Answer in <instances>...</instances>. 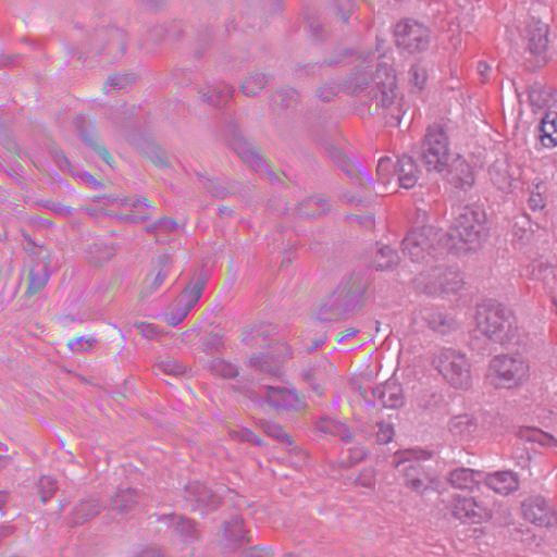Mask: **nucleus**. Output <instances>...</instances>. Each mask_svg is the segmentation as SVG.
I'll use <instances>...</instances> for the list:
<instances>
[{
    "label": "nucleus",
    "mask_w": 557,
    "mask_h": 557,
    "mask_svg": "<svg viewBox=\"0 0 557 557\" xmlns=\"http://www.w3.org/2000/svg\"><path fill=\"white\" fill-rule=\"evenodd\" d=\"M437 236L431 226L414 228L403 240V251L412 262L424 261L435 250L433 242Z\"/></svg>",
    "instance_id": "obj_13"
},
{
    "label": "nucleus",
    "mask_w": 557,
    "mask_h": 557,
    "mask_svg": "<svg viewBox=\"0 0 557 557\" xmlns=\"http://www.w3.org/2000/svg\"><path fill=\"white\" fill-rule=\"evenodd\" d=\"M434 368L444 381L456 389L472 385L471 363L466 354L454 348H441L434 355Z\"/></svg>",
    "instance_id": "obj_4"
},
{
    "label": "nucleus",
    "mask_w": 557,
    "mask_h": 557,
    "mask_svg": "<svg viewBox=\"0 0 557 557\" xmlns=\"http://www.w3.org/2000/svg\"><path fill=\"white\" fill-rule=\"evenodd\" d=\"M190 311V308L182 302H178L177 307L173 311L165 312L159 317L162 318L169 325L176 326L186 319Z\"/></svg>",
    "instance_id": "obj_42"
},
{
    "label": "nucleus",
    "mask_w": 557,
    "mask_h": 557,
    "mask_svg": "<svg viewBox=\"0 0 557 557\" xmlns=\"http://www.w3.org/2000/svg\"><path fill=\"white\" fill-rule=\"evenodd\" d=\"M539 144L544 149L557 147V112L549 111L544 114L537 126Z\"/></svg>",
    "instance_id": "obj_23"
},
{
    "label": "nucleus",
    "mask_w": 557,
    "mask_h": 557,
    "mask_svg": "<svg viewBox=\"0 0 557 557\" xmlns=\"http://www.w3.org/2000/svg\"><path fill=\"white\" fill-rule=\"evenodd\" d=\"M398 261V253L393 248L383 246L377 249L373 260V265L375 270L383 271L397 265Z\"/></svg>",
    "instance_id": "obj_36"
},
{
    "label": "nucleus",
    "mask_w": 557,
    "mask_h": 557,
    "mask_svg": "<svg viewBox=\"0 0 557 557\" xmlns=\"http://www.w3.org/2000/svg\"><path fill=\"white\" fill-rule=\"evenodd\" d=\"M127 85L126 77L115 75L108 78L106 87L108 86H119V87H125Z\"/></svg>",
    "instance_id": "obj_61"
},
{
    "label": "nucleus",
    "mask_w": 557,
    "mask_h": 557,
    "mask_svg": "<svg viewBox=\"0 0 557 557\" xmlns=\"http://www.w3.org/2000/svg\"><path fill=\"white\" fill-rule=\"evenodd\" d=\"M418 173L417 164L411 157L404 154L398 158L395 165V174L400 187L406 189L412 188L417 184Z\"/></svg>",
    "instance_id": "obj_24"
},
{
    "label": "nucleus",
    "mask_w": 557,
    "mask_h": 557,
    "mask_svg": "<svg viewBox=\"0 0 557 557\" xmlns=\"http://www.w3.org/2000/svg\"><path fill=\"white\" fill-rule=\"evenodd\" d=\"M260 428L267 433L270 437L286 444L287 446H293L292 437L283 430V428L274 422L268 420H260Z\"/></svg>",
    "instance_id": "obj_38"
},
{
    "label": "nucleus",
    "mask_w": 557,
    "mask_h": 557,
    "mask_svg": "<svg viewBox=\"0 0 557 557\" xmlns=\"http://www.w3.org/2000/svg\"><path fill=\"white\" fill-rule=\"evenodd\" d=\"M372 395L385 408L396 409L404 404L403 387L395 381H386L372 389Z\"/></svg>",
    "instance_id": "obj_18"
},
{
    "label": "nucleus",
    "mask_w": 557,
    "mask_h": 557,
    "mask_svg": "<svg viewBox=\"0 0 557 557\" xmlns=\"http://www.w3.org/2000/svg\"><path fill=\"white\" fill-rule=\"evenodd\" d=\"M224 490L221 485L212 490L199 481H191L184 488V499L193 510L203 513L220 505Z\"/></svg>",
    "instance_id": "obj_11"
},
{
    "label": "nucleus",
    "mask_w": 557,
    "mask_h": 557,
    "mask_svg": "<svg viewBox=\"0 0 557 557\" xmlns=\"http://www.w3.org/2000/svg\"><path fill=\"white\" fill-rule=\"evenodd\" d=\"M549 26L535 17L530 18L524 27L523 39L527 51L534 58V66L541 67L548 61Z\"/></svg>",
    "instance_id": "obj_10"
},
{
    "label": "nucleus",
    "mask_w": 557,
    "mask_h": 557,
    "mask_svg": "<svg viewBox=\"0 0 557 557\" xmlns=\"http://www.w3.org/2000/svg\"><path fill=\"white\" fill-rule=\"evenodd\" d=\"M426 70L419 65L414 64L409 70V81L410 83L419 89H422L426 82Z\"/></svg>",
    "instance_id": "obj_46"
},
{
    "label": "nucleus",
    "mask_w": 557,
    "mask_h": 557,
    "mask_svg": "<svg viewBox=\"0 0 557 557\" xmlns=\"http://www.w3.org/2000/svg\"><path fill=\"white\" fill-rule=\"evenodd\" d=\"M233 88L230 85H219L202 92V100L212 106H220L226 102L233 96Z\"/></svg>",
    "instance_id": "obj_37"
},
{
    "label": "nucleus",
    "mask_w": 557,
    "mask_h": 557,
    "mask_svg": "<svg viewBox=\"0 0 557 557\" xmlns=\"http://www.w3.org/2000/svg\"><path fill=\"white\" fill-rule=\"evenodd\" d=\"M367 456V451L363 447H352L350 449V465L357 463L364 459Z\"/></svg>",
    "instance_id": "obj_60"
},
{
    "label": "nucleus",
    "mask_w": 557,
    "mask_h": 557,
    "mask_svg": "<svg viewBox=\"0 0 557 557\" xmlns=\"http://www.w3.org/2000/svg\"><path fill=\"white\" fill-rule=\"evenodd\" d=\"M422 318L434 332L443 335L459 327L458 321L453 315L437 308H425L422 311Z\"/></svg>",
    "instance_id": "obj_21"
},
{
    "label": "nucleus",
    "mask_w": 557,
    "mask_h": 557,
    "mask_svg": "<svg viewBox=\"0 0 557 557\" xmlns=\"http://www.w3.org/2000/svg\"><path fill=\"white\" fill-rule=\"evenodd\" d=\"M138 496L135 490L127 487L119 490L111 499V509L124 513L127 512L136 503Z\"/></svg>",
    "instance_id": "obj_33"
},
{
    "label": "nucleus",
    "mask_w": 557,
    "mask_h": 557,
    "mask_svg": "<svg viewBox=\"0 0 557 557\" xmlns=\"http://www.w3.org/2000/svg\"><path fill=\"white\" fill-rule=\"evenodd\" d=\"M395 41L409 52L426 50L430 45V29L416 20L406 18L395 26Z\"/></svg>",
    "instance_id": "obj_9"
},
{
    "label": "nucleus",
    "mask_w": 557,
    "mask_h": 557,
    "mask_svg": "<svg viewBox=\"0 0 557 557\" xmlns=\"http://www.w3.org/2000/svg\"><path fill=\"white\" fill-rule=\"evenodd\" d=\"M448 430L454 436L461 440H471L476 433L478 423L475 419L468 413L458 414L449 420Z\"/></svg>",
    "instance_id": "obj_26"
},
{
    "label": "nucleus",
    "mask_w": 557,
    "mask_h": 557,
    "mask_svg": "<svg viewBox=\"0 0 557 557\" xmlns=\"http://www.w3.org/2000/svg\"><path fill=\"white\" fill-rule=\"evenodd\" d=\"M122 206H131V207L144 206L146 208H150V203L147 198H137L133 202H129L128 199L124 198V199H122Z\"/></svg>",
    "instance_id": "obj_64"
},
{
    "label": "nucleus",
    "mask_w": 557,
    "mask_h": 557,
    "mask_svg": "<svg viewBox=\"0 0 557 557\" xmlns=\"http://www.w3.org/2000/svg\"><path fill=\"white\" fill-rule=\"evenodd\" d=\"M475 323L482 335L504 347H523L529 342L528 333L518 326L512 311L495 300L476 306Z\"/></svg>",
    "instance_id": "obj_2"
},
{
    "label": "nucleus",
    "mask_w": 557,
    "mask_h": 557,
    "mask_svg": "<svg viewBox=\"0 0 557 557\" xmlns=\"http://www.w3.org/2000/svg\"><path fill=\"white\" fill-rule=\"evenodd\" d=\"M178 227L175 220L169 218H162L147 227L149 233L159 234L161 232H170Z\"/></svg>",
    "instance_id": "obj_49"
},
{
    "label": "nucleus",
    "mask_w": 557,
    "mask_h": 557,
    "mask_svg": "<svg viewBox=\"0 0 557 557\" xmlns=\"http://www.w3.org/2000/svg\"><path fill=\"white\" fill-rule=\"evenodd\" d=\"M369 61H361L350 75L345 88L351 95H364L387 123L398 125L406 112L405 103L397 95V78L394 69L379 62L375 71H369Z\"/></svg>",
    "instance_id": "obj_1"
},
{
    "label": "nucleus",
    "mask_w": 557,
    "mask_h": 557,
    "mask_svg": "<svg viewBox=\"0 0 557 557\" xmlns=\"http://www.w3.org/2000/svg\"><path fill=\"white\" fill-rule=\"evenodd\" d=\"M482 473L469 468H459L449 473V483L459 490H473L480 482Z\"/></svg>",
    "instance_id": "obj_28"
},
{
    "label": "nucleus",
    "mask_w": 557,
    "mask_h": 557,
    "mask_svg": "<svg viewBox=\"0 0 557 557\" xmlns=\"http://www.w3.org/2000/svg\"><path fill=\"white\" fill-rule=\"evenodd\" d=\"M520 274L525 278L541 282L545 288H553L557 277L554 267L542 260L532 261L521 270Z\"/></svg>",
    "instance_id": "obj_20"
},
{
    "label": "nucleus",
    "mask_w": 557,
    "mask_h": 557,
    "mask_svg": "<svg viewBox=\"0 0 557 557\" xmlns=\"http://www.w3.org/2000/svg\"><path fill=\"white\" fill-rule=\"evenodd\" d=\"M136 331L146 339H156L161 335V331L157 325L149 322H136L134 324Z\"/></svg>",
    "instance_id": "obj_47"
},
{
    "label": "nucleus",
    "mask_w": 557,
    "mask_h": 557,
    "mask_svg": "<svg viewBox=\"0 0 557 557\" xmlns=\"http://www.w3.org/2000/svg\"><path fill=\"white\" fill-rule=\"evenodd\" d=\"M476 70L482 81L485 82L488 78L491 66L486 62L480 61L478 63Z\"/></svg>",
    "instance_id": "obj_62"
},
{
    "label": "nucleus",
    "mask_w": 557,
    "mask_h": 557,
    "mask_svg": "<svg viewBox=\"0 0 557 557\" xmlns=\"http://www.w3.org/2000/svg\"><path fill=\"white\" fill-rule=\"evenodd\" d=\"M114 46H117L120 49V53L123 54L125 52L126 46L123 41V35L119 29H114L110 34V40L106 47L109 51L113 49Z\"/></svg>",
    "instance_id": "obj_56"
},
{
    "label": "nucleus",
    "mask_w": 557,
    "mask_h": 557,
    "mask_svg": "<svg viewBox=\"0 0 557 557\" xmlns=\"http://www.w3.org/2000/svg\"><path fill=\"white\" fill-rule=\"evenodd\" d=\"M265 401L276 410H298L302 400L289 383L267 385L264 389Z\"/></svg>",
    "instance_id": "obj_15"
},
{
    "label": "nucleus",
    "mask_w": 557,
    "mask_h": 557,
    "mask_svg": "<svg viewBox=\"0 0 557 557\" xmlns=\"http://www.w3.org/2000/svg\"><path fill=\"white\" fill-rule=\"evenodd\" d=\"M207 281L208 277L205 273L194 276L178 296L177 302H182L193 309L198 304Z\"/></svg>",
    "instance_id": "obj_27"
},
{
    "label": "nucleus",
    "mask_w": 557,
    "mask_h": 557,
    "mask_svg": "<svg viewBox=\"0 0 557 557\" xmlns=\"http://www.w3.org/2000/svg\"><path fill=\"white\" fill-rule=\"evenodd\" d=\"M224 534L226 540L243 544L250 542L246 536V531L244 527V520L239 516L233 517L224 527Z\"/></svg>",
    "instance_id": "obj_35"
},
{
    "label": "nucleus",
    "mask_w": 557,
    "mask_h": 557,
    "mask_svg": "<svg viewBox=\"0 0 557 557\" xmlns=\"http://www.w3.org/2000/svg\"><path fill=\"white\" fill-rule=\"evenodd\" d=\"M518 436L520 437V440L524 442L537 443L539 445L544 447L557 446V438L554 435L543 432L542 430L536 428H522L519 430Z\"/></svg>",
    "instance_id": "obj_32"
},
{
    "label": "nucleus",
    "mask_w": 557,
    "mask_h": 557,
    "mask_svg": "<svg viewBox=\"0 0 557 557\" xmlns=\"http://www.w3.org/2000/svg\"><path fill=\"white\" fill-rule=\"evenodd\" d=\"M337 2V12L336 14L344 21L347 22L354 11V2L352 0H336Z\"/></svg>",
    "instance_id": "obj_54"
},
{
    "label": "nucleus",
    "mask_w": 557,
    "mask_h": 557,
    "mask_svg": "<svg viewBox=\"0 0 557 557\" xmlns=\"http://www.w3.org/2000/svg\"><path fill=\"white\" fill-rule=\"evenodd\" d=\"M234 150L238 157L253 171L261 172L262 170H267L261 157L249 143L245 140H238L236 144H234Z\"/></svg>",
    "instance_id": "obj_31"
},
{
    "label": "nucleus",
    "mask_w": 557,
    "mask_h": 557,
    "mask_svg": "<svg viewBox=\"0 0 557 557\" xmlns=\"http://www.w3.org/2000/svg\"><path fill=\"white\" fill-rule=\"evenodd\" d=\"M99 502L95 497L83 499L75 505L71 513L72 524H82L99 512Z\"/></svg>",
    "instance_id": "obj_29"
},
{
    "label": "nucleus",
    "mask_w": 557,
    "mask_h": 557,
    "mask_svg": "<svg viewBox=\"0 0 557 557\" xmlns=\"http://www.w3.org/2000/svg\"><path fill=\"white\" fill-rule=\"evenodd\" d=\"M417 287L430 295L456 293L462 286V277L458 270L437 265L422 272L416 278Z\"/></svg>",
    "instance_id": "obj_8"
},
{
    "label": "nucleus",
    "mask_w": 557,
    "mask_h": 557,
    "mask_svg": "<svg viewBox=\"0 0 557 557\" xmlns=\"http://www.w3.org/2000/svg\"><path fill=\"white\" fill-rule=\"evenodd\" d=\"M268 84V78L264 74H256L247 78L240 86L242 92L246 96H255L259 94Z\"/></svg>",
    "instance_id": "obj_40"
},
{
    "label": "nucleus",
    "mask_w": 557,
    "mask_h": 557,
    "mask_svg": "<svg viewBox=\"0 0 557 557\" xmlns=\"http://www.w3.org/2000/svg\"><path fill=\"white\" fill-rule=\"evenodd\" d=\"M336 96V89L331 86H324L317 90V97L323 101H330Z\"/></svg>",
    "instance_id": "obj_59"
},
{
    "label": "nucleus",
    "mask_w": 557,
    "mask_h": 557,
    "mask_svg": "<svg viewBox=\"0 0 557 557\" xmlns=\"http://www.w3.org/2000/svg\"><path fill=\"white\" fill-rule=\"evenodd\" d=\"M451 157L447 134L440 126L429 127L421 147V160L426 170L443 172L449 165Z\"/></svg>",
    "instance_id": "obj_7"
},
{
    "label": "nucleus",
    "mask_w": 557,
    "mask_h": 557,
    "mask_svg": "<svg viewBox=\"0 0 557 557\" xmlns=\"http://www.w3.org/2000/svg\"><path fill=\"white\" fill-rule=\"evenodd\" d=\"M358 486L373 491L375 486L374 471L372 469L363 470L355 480Z\"/></svg>",
    "instance_id": "obj_53"
},
{
    "label": "nucleus",
    "mask_w": 557,
    "mask_h": 557,
    "mask_svg": "<svg viewBox=\"0 0 557 557\" xmlns=\"http://www.w3.org/2000/svg\"><path fill=\"white\" fill-rule=\"evenodd\" d=\"M50 261L48 253L41 255V252H38L32 256L29 284L26 290L28 295L40 293L47 285L51 276Z\"/></svg>",
    "instance_id": "obj_17"
},
{
    "label": "nucleus",
    "mask_w": 557,
    "mask_h": 557,
    "mask_svg": "<svg viewBox=\"0 0 557 557\" xmlns=\"http://www.w3.org/2000/svg\"><path fill=\"white\" fill-rule=\"evenodd\" d=\"M451 515L466 523H482L490 520L493 516L492 509L478 502L472 496L455 494L450 502Z\"/></svg>",
    "instance_id": "obj_12"
},
{
    "label": "nucleus",
    "mask_w": 557,
    "mask_h": 557,
    "mask_svg": "<svg viewBox=\"0 0 557 557\" xmlns=\"http://www.w3.org/2000/svg\"><path fill=\"white\" fill-rule=\"evenodd\" d=\"M315 426L318 431L324 435L338 437L345 443L352 441V432L350 429L344 422L335 418L323 417L317 421Z\"/></svg>",
    "instance_id": "obj_25"
},
{
    "label": "nucleus",
    "mask_w": 557,
    "mask_h": 557,
    "mask_svg": "<svg viewBox=\"0 0 557 557\" xmlns=\"http://www.w3.org/2000/svg\"><path fill=\"white\" fill-rule=\"evenodd\" d=\"M209 369L213 375L225 379L236 377L239 373L236 364L223 359L213 360L210 363Z\"/></svg>",
    "instance_id": "obj_39"
},
{
    "label": "nucleus",
    "mask_w": 557,
    "mask_h": 557,
    "mask_svg": "<svg viewBox=\"0 0 557 557\" xmlns=\"http://www.w3.org/2000/svg\"><path fill=\"white\" fill-rule=\"evenodd\" d=\"M528 100L533 110H540L547 106L548 94L541 85H533L528 89Z\"/></svg>",
    "instance_id": "obj_41"
},
{
    "label": "nucleus",
    "mask_w": 557,
    "mask_h": 557,
    "mask_svg": "<svg viewBox=\"0 0 557 557\" xmlns=\"http://www.w3.org/2000/svg\"><path fill=\"white\" fill-rule=\"evenodd\" d=\"M236 434L239 441L242 442L253 443L257 446L262 445V441L260 440V437L247 428L239 430L238 432H236Z\"/></svg>",
    "instance_id": "obj_57"
},
{
    "label": "nucleus",
    "mask_w": 557,
    "mask_h": 557,
    "mask_svg": "<svg viewBox=\"0 0 557 557\" xmlns=\"http://www.w3.org/2000/svg\"><path fill=\"white\" fill-rule=\"evenodd\" d=\"M376 428V441L380 444H387L393 440L394 429L389 423L379 422Z\"/></svg>",
    "instance_id": "obj_51"
},
{
    "label": "nucleus",
    "mask_w": 557,
    "mask_h": 557,
    "mask_svg": "<svg viewBox=\"0 0 557 557\" xmlns=\"http://www.w3.org/2000/svg\"><path fill=\"white\" fill-rule=\"evenodd\" d=\"M175 530L186 539H194L197 533L196 524L188 518H180Z\"/></svg>",
    "instance_id": "obj_50"
},
{
    "label": "nucleus",
    "mask_w": 557,
    "mask_h": 557,
    "mask_svg": "<svg viewBox=\"0 0 557 557\" xmlns=\"http://www.w3.org/2000/svg\"><path fill=\"white\" fill-rule=\"evenodd\" d=\"M485 484L496 494L507 496L519 488L518 475L512 471H496L484 478Z\"/></svg>",
    "instance_id": "obj_19"
},
{
    "label": "nucleus",
    "mask_w": 557,
    "mask_h": 557,
    "mask_svg": "<svg viewBox=\"0 0 557 557\" xmlns=\"http://www.w3.org/2000/svg\"><path fill=\"white\" fill-rule=\"evenodd\" d=\"M395 175V166L389 157H382L377 162L376 176L379 189L377 195H384L387 193V184Z\"/></svg>",
    "instance_id": "obj_34"
},
{
    "label": "nucleus",
    "mask_w": 557,
    "mask_h": 557,
    "mask_svg": "<svg viewBox=\"0 0 557 557\" xmlns=\"http://www.w3.org/2000/svg\"><path fill=\"white\" fill-rule=\"evenodd\" d=\"M523 517L537 525L549 527L557 523L556 512L548 500L543 497H532L522 504Z\"/></svg>",
    "instance_id": "obj_16"
},
{
    "label": "nucleus",
    "mask_w": 557,
    "mask_h": 557,
    "mask_svg": "<svg viewBox=\"0 0 557 557\" xmlns=\"http://www.w3.org/2000/svg\"><path fill=\"white\" fill-rule=\"evenodd\" d=\"M250 364L257 369H260L264 372H272V367L268 363V356L261 355L250 358Z\"/></svg>",
    "instance_id": "obj_58"
},
{
    "label": "nucleus",
    "mask_w": 557,
    "mask_h": 557,
    "mask_svg": "<svg viewBox=\"0 0 557 557\" xmlns=\"http://www.w3.org/2000/svg\"><path fill=\"white\" fill-rule=\"evenodd\" d=\"M203 350L208 354L219 352L223 347L224 343L220 335L211 334L203 342Z\"/></svg>",
    "instance_id": "obj_52"
},
{
    "label": "nucleus",
    "mask_w": 557,
    "mask_h": 557,
    "mask_svg": "<svg viewBox=\"0 0 557 557\" xmlns=\"http://www.w3.org/2000/svg\"><path fill=\"white\" fill-rule=\"evenodd\" d=\"M530 366L520 355H498L488 363L487 377L500 388H513L528 381Z\"/></svg>",
    "instance_id": "obj_5"
},
{
    "label": "nucleus",
    "mask_w": 557,
    "mask_h": 557,
    "mask_svg": "<svg viewBox=\"0 0 557 557\" xmlns=\"http://www.w3.org/2000/svg\"><path fill=\"white\" fill-rule=\"evenodd\" d=\"M356 171H357V172H358L362 177H364V180L368 182V184H369L370 186H372V187L374 188L375 183H374V181H373L372 176L370 175V173L366 170V168H364L362 164H360V163L356 164Z\"/></svg>",
    "instance_id": "obj_63"
},
{
    "label": "nucleus",
    "mask_w": 557,
    "mask_h": 557,
    "mask_svg": "<svg viewBox=\"0 0 557 557\" xmlns=\"http://www.w3.org/2000/svg\"><path fill=\"white\" fill-rule=\"evenodd\" d=\"M543 185L541 181L532 183V189L530 190V195L528 198V206L531 210L537 211L542 210L545 207V200L542 196L540 188Z\"/></svg>",
    "instance_id": "obj_44"
},
{
    "label": "nucleus",
    "mask_w": 557,
    "mask_h": 557,
    "mask_svg": "<svg viewBox=\"0 0 557 557\" xmlns=\"http://www.w3.org/2000/svg\"><path fill=\"white\" fill-rule=\"evenodd\" d=\"M336 372L335 366L326 357H322L304 368L302 377L317 395L323 396Z\"/></svg>",
    "instance_id": "obj_14"
},
{
    "label": "nucleus",
    "mask_w": 557,
    "mask_h": 557,
    "mask_svg": "<svg viewBox=\"0 0 557 557\" xmlns=\"http://www.w3.org/2000/svg\"><path fill=\"white\" fill-rule=\"evenodd\" d=\"M449 165L447 173L449 183L461 189L469 188L473 185L474 173L466 159L457 156Z\"/></svg>",
    "instance_id": "obj_22"
},
{
    "label": "nucleus",
    "mask_w": 557,
    "mask_h": 557,
    "mask_svg": "<svg viewBox=\"0 0 557 557\" xmlns=\"http://www.w3.org/2000/svg\"><path fill=\"white\" fill-rule=\"evenodd\" d=\"M486 214L479 205L458 206L454 210L451 223L453 236L467 245V249H475L482 243L485 231Z\"/></svg>",
    "instance_id": "obj_3"
},
{
    "label": "nucleus",
    "mask_w": 557,
    "mask_h": 557,
    "mask_svg": "<svg viewBox=\"0 0 557 557\" xmlns=\"http://www.w3.org/2000/svg\"><path fill=\"white\" fill-rule=\"evenodd\" d=\"M169 272L170 271L168 269H160L159 272L153 276L152 281L147 285V294L157 292L168 277Z\"/></svg>",
    "instance_id": "obj_55"
},
{
    "label": "nucleus",
    "mask_w": 557,
    "mask_h": 557,
    "mask_svg": "<svg viewBox=\"0 0 557 557\" xmlns=\"http://www.w3.org/2000/svg\"><path fill=\"white\" fill-rule=\"evenodd\" d=\"M58 484L57 481L49 475H42L38 481V492L40 494V499L45 504L47 503L57 492Z\"/></svg>",
    "instance_id": "obj_43"
},
{
    "label": "nucleus",
    "mask_w": 557,
    "mask_h": 557,
    "mask_svg": "<svg viewBox=\"0 0 557 557\" xmlns=\"http://www.w3.org/2000/svg\"><path fill=\"white\" fill-rule=\"evenodd\" d=\"M492 183L502 191H508L512 185V176L509 173V165L506 161L494 162L488 170Z\"/></svg>",
    "instance_id": "obj_30"
},
{
    "label": "nucleus",
    "mask_w": 557,
    "mask_h": 557,
    "mask_svg": "<svg viewBox=\"0 0 557 557\" xmlns=\"http://www.w3.org/2000/svg\"><path fill=\"white\" fill-rule=\"evenodd\" d=\"M81 137L83 139V141L95 149V151L98 153V156L108 164V165H111V156L109 153V151L101 145H98L94 138L92 135L90 134H87L86 132H83L81 134Z\"/></svg>",
    "instance_id": "obj_45"
},
{
    "label": "nucleus",
    "mask_w": 557,
    "mask_h": 557,
    "mask_svg": "<svg viewBox=\"0 0 557 557\" xmlns=\"http://www.w3.org/2000/svg\"><path fill=\"white\" fill-rule=\"evenodd\" d=\"M158 367L161 371L171 375H183L187 371L186 366L172 359L160 362Z\"/></svg>",
    "instance_id": "obj_48"
},
{
    "label": "nucleus",
    "mask_w": 557,
    "mask_h": 557,
    "mask_svg": "<svg viewBox=\"0 0 557 557\" xmlns=\"http://www.w3.org/2000/svg\"><path fill=\"white\" fill-rule=\"evenodd\" d=\"M431 458L425 450L407 449L395 455L396 467H403L405 485L412 492L423 494L432 486V479L421 465L422 460Z\"/></svg>",
    "instance_id": "obj_6"
}]
</instances>
